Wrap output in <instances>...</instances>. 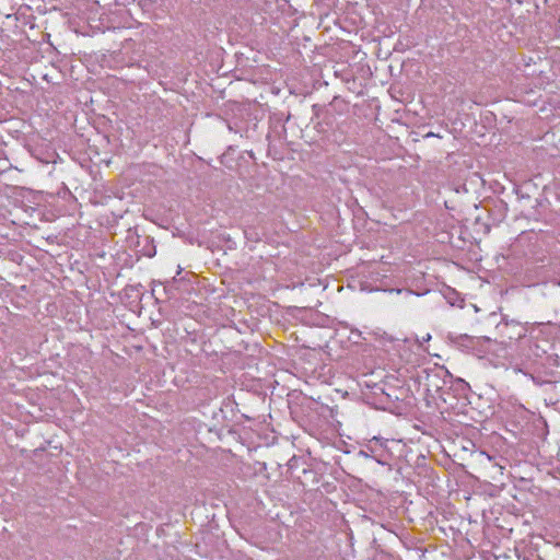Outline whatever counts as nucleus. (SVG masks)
Instances as JSON below:
<instances>
[{
  "label": "nucleus",
  "instance_id": "nucleus-1",
  "mask_svg": "<svg viewBox=\"0 0 560 560\" xmlns=\"http://www.w3.org/2000/svg\"><path fill=\"white\" fill-rule=\"evenodd\" d=\"M196 547L199 549L201 547V544L200 542H197L196 544Z\"/></svg>",
  "mask_w": 560,
  "mask_h": 560
}]
</instances>
